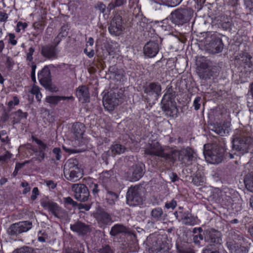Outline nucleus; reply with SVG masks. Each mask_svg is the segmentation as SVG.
Here are the masks:
<instances>
[{"instance_id":"nucleus-56","label":"nucleus","mask_w":253,"mask_h":253,"mask_svg":"<svg viewBox=\"0 0 253 253\" xmlns=\"http://www.w3.org/2000/svg\"><path fill=\"white\" fill-rule=\"evenodd\" d=\"M8 42L13 45H15L17 43V41L15 40V35L14 34L9 33L8 34Z\"/></svg>"},{"instance_id":"nucleus-4","label":"nucleus","mask_w":253,"mask_h":253,"mask_svg":"<svg viewBox=\"0 0 253 253\" xmlns=\"http://www.w3.org/2000/svg\"><path fill=\"white\" fill-rule=\"evenodd\" d=\"M64 174L66 178L71 182H75L83 176V170L78 166L77 159H69L65 163Z\"/></svg>"},{"instance_id":"nucleus-37","label":"nucleus","mask_w":253,"mask_h":253,"mask_svg":"<svg viewBox=\"0 0 253 253\" xmlns=\"http://www.w3.org/2000/svg\"><path fill=\"white\" fill-rule=\"evenodd\" d=\"M13 118L12 121L13 125L19 123L22 119H26L28 116L27 112H23L21 110H18L17 111L13 113Z\"/></svg>"},{"instance_id":"nucleus-16","label":"nucleus","mask_w":253,"mask_h":253,"mask_svg":"<svg viewBox=\"0 0 253 253\" xmlns=\"http://www.w3.org/2000/svg\"><path fill=\"white\" fill-rule=\"evenodd\" d=\"M59 52L58 48L51 44L42 45L40 48V53L42 56L49 60L57 59Z\"/></svg>"},{"instance_id":"nucleus-43","label":"nucleus","mask_w":253,"mask_h":253,"mask_svg":"<svg viewBox=\"0 0 253 253\" xmlns=\"http://www.w3.org/2000/svg\"><path fill=\"white\" fill-rule=\"evenodd\" d=\"M205 178L200 173H197L193 177L192 182L196 185H200L204 182Z\"/></svg>"},{"instance_id":"nucleus-5","label":"nucleus","mask_w":253,"mask_h":253,"mask_svg":"<svg viewBox=\"0 0 253 253\" xmlns=\"http://www.w3.org/2000/svg\"><path fill=\"white\" fill-rule=\"evenodd\" d=\"M193 13V10L190 8H177L171 13L170 19L173 23L182 25L191 20Z\"/></svg>"},{"instance_id":"nucleus-35","label":"nucleus","mask_w":253,"mask_h":253,"mask_svg":"<svg viewBox=\"0 0 253 253\" xmlns=\"http://www.w3.org/2000/svg\"><path fill=\"white\" fill-rule=\"evenodd\" d=\"M119 195L115 192L107 190L106 200L108 204L111 206L115 205V202L118 200Z\"/></svg>"},{"instance_id":"nucleus-26","label":"nucleus","mask_w":253,"mask_h":253,"mask_svg":"<svg viewBox=\"0 0 253 253\" xmlns=\"http://www.w3.org/2000/svg\"><path fill=\"white\" fill-rule=\"evenodd\" d=\"M32 139L39 145V153L34 157V159L39 163H41L45 158V153L44 151L47 148V145L34 136H32Z\"/></svg>"},{"instance_id":"nucleus-25","label":"nucleus","mask_w":253,"mask_h":253,"mask_svg":"<svg viewBox=\"0 0 253 253\" xmlns=\"http://www.w3.org/2000/svg\"><path fill=\"white\" fill-rule=\"evenodd\" d=\"M130 230L128 227L123 224H116L111 228L110 235L111 236L115 237L119 235L130 234Z\"/></svg>"},{"instance_id":"nucleus-24","label":"nucleus","mask_w":253,"mask_h":253,"mask_svg":"<svg viewBox=\"0 0 253 253\" xmlns=\"http://www.w3.org/2000/svg\"><path fill=\"white\" fill-rule=\"evenodd\" d=\"M144 92L148 95H155L158 97L161 94V85L158 83H151L143 86Z\"/></svg>"},{"instance_id":"nucleus-60","label":"nucleus","mask_w":253,"mask_h":253,"mask_svg":"<svg viewBox=\"0 0 253 253\" xmlns=\"http://www.w3.org/2000/svg\"><path fill=\"white\" fill-rule=\"evenodd\" d=\"M38 234H42V236H39L38 238V241L40 242H45L46 240L47 239V235L45 233H42V231H40L39 232Z\"/></svg>"},{"instance_id":"nucleus-2","label":"nucleus","mask_w":253,"mask_h":253,"mask_svg":"<svg viewBox=\"0 0 253 253\" xmlns=\"http://www.w3.org/2000/svg\"><path fill=\"white\" fill-rule=\"evenodd\" d=\"M176 151H169L167 153L163 148L160 143L157 141H152L147 145L145 149V154L151 156H156L169 161L172 164L175 162V156Z\"/></svg>"},{"instance_id":"nucleus-3","label":"nucleus","mask_w":253,"mask_h":253,"mask_svg":"<svg viewBox=\"0 0 253 253\" xmlns=\"http://www.w3.org/2000/svg\"><path fill=\"white\" fill-rule=\"evenodd\" d=\"M174 98L175 92L172 90L171 87H170L168 89L161 102L162 110L168 116L176 117L177 116L178 110L176 107Z\"/></svg>"},{"instance_id":"nucleus-33","label":"nucleus","mask_w":253,"mask_h":253,"mask_svg":"<svg viewBox=\"0 0 253 253\" xmlns=\"http://www.w3.org/2000/svg\"><path fill=\"white\" fill-rule=\"evenodd\" d=\"M176 247L177 253H195L194 250L185 242L177 243Z\"/></svg>"},{"instance_id":"nucleus-34","label":"nucleus","mask_w":253,"mask_h":253,"mask_svg":"<svg viewBox=\"0 0 253 253\" xmlns=\"http://www.w3.org/2000/svg\"><path fill=\"white\" fill-rule=\"evenodd\" d=\"M181 220L184 224L187 225H193L196 224L195 218L188 212L182 213Z\"/></svg>"},{"instance_id":"nucleus-14","label":"nucleus","mask_w":253,"mask_h":253,"mask_svg":"<svg viewBox=\"0 0 253 253\" xmlns=\"http://www.w3.org/2000/svg\"><path fill=\"white\" fill-rule=\"evenodd\" d=\"M204 240L210 246L220 245L222 243L221 234L219 231L213 229L205 230Z\"/></svg>"},{"instance_id":"nucleus-62","label":"nucleus","mask_w":253,"mask_h":253,"mask_svg":"<svg viewBox=\"0 0 253 253\" xmlns=\"http://www.w3.org/2000/svg\"><path fill=\"white\" fill-rule=\"evenodd\" d=\"M45 183L49 188H51L52 189L55 188L57 186V184L53 180H46L45 181Z\"/></svg>"},{"instance_id":"nucleus-8","label":"nucleus","mask_w":253,"mask_h":253,"mask_svg":"<svg viewBox=\"0 0 253 253\" xmlns=\"http://www.w3.org/2000/svg\"><path fill=\"white\" fill-rule=\"evenodd\" d=\"M52 66V65H49L44 66L38 73V79L40 84L45 89L49 91L53 90L50 71V67Z\"/></svg>"},{"instance_id":"nucleus-41","label":"nucleus","mask_w":253,"mask_h":253,"mask_svg":"<svg viewBox=\"0 0 253 253\" xmlns=\"http://www.w3.org/2000/svg\"><path fill=\"white\" fill-rule=\"evenodd\" d=\"M231 253H248V249L241 245H234L230 247Z\"/></svg>"},{"instance_id":"nucleus-9","label":"nucleus","mask_w":253,"mask_h":253,"mask_svg":"<svg viewBox=\"0 0 253 253\" xmlns=\"http://www.w3.org/2000/svg\"><path fill=\"white\" fill-rule=\"evenodd\" d=\"M253 142V138L247 135H242L237 136L232 141L233 149L244 154L247 153L249 147Z\"/></svg>"},{"instance_id":"nucleus-12","label":"nucleus","mask_w":253,"mask_h":253,"mask_svg":"<svg viewBox=\"0 0 253 253\" xmlns=\"http://www.w3.org/2000/svg\"><path fill=\"white\" fill-rule=\"evenodd\" d=\"M171 151H176L175 156V161L176 160V156H178V160L181 162L182 164L185 166H189L192 164L194 159V152L192 149L187 147L186 148H182L179 151L171 150Z\"/></svg>"},{"instance_id":"nucleus-7","label":"nucleus","mask_w":253,"mask_h":253,"mask_svg":"<svg viewBox=\"0 0 253 253\" xmlns=\"http://www.w3.org/2000/svg\"><path fill=\"white\" fill-rule=\"evenodd\" d=\"M32 227L33 223L31 221H19L10 225L7 228L6 232L10 238H17L20 234L29 231Z\"/></svg>"},{"instance_id":"nucleus-23","label":"nucleus","mask_w":253,"mask_h":253,"mask_svg":"<svg viewBox=\"0 0 253 253\" xmlns=\"http://www.w3.org/2000/svg\"><path fill=\"white\" fill-rule=\"evenodd\" d=\"M218 27L221 28L224 30L230 29L232 24V20L230 16L226 15H220L216 17L213 21Z\"/></svg>"},{"instance_id":"nucleus-47","label":"nucleus","mask_w":253,"mask_h":253,"mask_svg":"<svg viewBox=\"0 0 253 253\" xmlns=\"http://www.w3.org/2000/svg\"><path fill=\"white\" fill-rule=\"evenodd\" d=\"M11 155L9 152L6 151L4 155L0 156V163L7 162L11 158Z\"/></svg>"},{"instance_id":"nucleus-49","label":"nucleus","mask_w":253,"mask_h":253,"mask_svg":"<svg viewBox=\"0 0 253 253\" xmlns=\"http://www.w3.org/2000/svg\"><path fill=\"white\" fill-rule=\"evenodd\" d=\"M52 153L56 160H59L61 157V150L60 148L56 147L52 150Z\"/></svg>"},{"instance_id":"nucleus-31","label":"nucleus","mask_w":253,"mask_h":253,"mask_svg":"<svg viewBox=\"0 0 253 253\" xmlns=\"http://www.w3.org/2000/svg\"><path fill=\"white\" fill-rule=\"evenodd\" d=\"M150 215L151 219L157 221L164 220L166 216V214L164 213L162 209L160 207L152 209Z\"/></svg>"},{"instance_id":"nucleus-52","label":"nucleus","mask_w":253,"mask_h":253,"mask_svg":"<svg viewBox=\"0 0 253 253\" xmlns=\"http://www.w3.org/2000/svg\"><path fill=\"white\" fill-rule=\"evenodd\" d=\"M182 0H167L165 3L169 6L174 7L179 4Z\"/></svg>"},{"instance_id":"nucleus-61","label":"nucleus","mask_w":253,"mask_h":253,"mask_svg":"<svg viewBox=\"0 0 253 253\" xmlns=\"http://www.w3.org/2000/svg\"><path fill=\"white\" fill-rule=\"evenodd\" d=\"M242 58H243L242 60L244 61L245 62L250 63L252 57L248 53H245Z\"/></svg>"},{"instance_id":"nucleus-13","label":"nucleus","mask_w":253,"mask_h":253,"mask_svg":"<svg viewBox=\"0 0 253 253\" xmlns=\"http://www.w3.org/2000/svg\"><path fill=\"white\" fill-rule=\"evenodd\" d=\"M71 188L74 193L76 199L82 202L87 201L89 197V192L86 185L81 183L73 184Z\"/></svg>"},{"instance_id":"nucleus-58","label":"nucleus","mask_w":253,"mask_h":253,"mask_svg":"<svg viewBox=\"0 0 253 253\" xmlns=\"http://www.w3.org/2000/svg\"><path fill=\"white\" fill-rule=\"evenodd\" d=\"M39 194V189L37 187H34L32 190V195L31 196V199L34 201L37 197V196Z\"/></svg>"},{"instance_id":"nucleus-63","label":"nucleus","mask_w":253,"mask_h":253,"mask_svg":"<svg viewBox=\"0 0 253 253\" xmlns=\"http://www.w3.org/2000/svg\"><path fill=\"white\" fill-rule=\"evenodd\" d=\"M23 167L20 165V163H16L15 165V168L14 172L12 173L13 177H15L18 173V171L22 169Z\"/></svg>"},{"instance_id":"nucleus-54","label":"nucleus","mask_w":253,"mask_h":253,"mask_svg":"<svg viewBox=\"0 0 253 253\" xmlns=\"http://www.w3.org/2000/svg\"><path fill=\"white\" fill-rule=\"evenodd\" d=\"M35 52V48L33 47H31L29 49V52L27 54L26 59L29 61H32L33 58V55L34 52Z\"/></svg>"},{"instance_id":"nucleus-28","label":"nucleus","mask_w":253,"mask_h":253,"mask_svg":"<svg viewBox=\"0 0 253 253\" xmlns=\"http://www.w3.org/2000/svg\"><path fill=\"white\" fill-rule=\"evenodd\" d=\"M84 132L85 126L83 124L77 122L73 124L71 132L74 134L76 139L82 138Z\"/></svg>"},{"instance_id":"nucleus-48","label":"nucleus","mask_w":253,"mask_h":253,"mask_svg":"<svg viewBox=\"0 0 253 253\" xmlns=\"http://www.w3.org/2000/svg\"><path fill=\"white\" fill-rule=\"evenodd\" d=\"M27 27V24L26 22L19 21L17 24L16 31L19 33L21 30H24Z\"/></svg>"},{"instance_id":"nucleus-18","label":"nucleus","mask_w":253,"mask_h":253,"mask_svg":"<svg viewBox=\"0 0 253 253\" xmlns=\"http://www.w3.org/2000/svg\"><path fill=\"white\" fill-rule=\"evenodd\" d=\"M224 44L222 40L219 37H212L206 46V50L210 53L216 54L221 52Z\"/></svg>"},{"instance_id":"nucleus-17","label":"nucleus","mask_w":253,"mask_h":253,"mask_svg":"<svg viewBox=\"0 0 253 253\" xmlns=\"http://www.w3.org/2000/svg\"><path fill=\"white\" fill-rule=\"evenodd\" d=\"M93 215L101 227L110 225L113 221L111 215L103 210L97 211Z\"/></svg>"},{"instance_id":"nucleus-55","label":"nucleus","mask_w":253,"mask_h":253,"mask_svg":"<svg viewBox=\"0 0 253 253\" xmlns=\"http://www.w3.org/2000/svg\"><path fill=\"white\" fill-rule=\"evenodd\" d=\"M201 100V98L199 96L197 97L193 102V106L194 107V108L196 110H198L199 109L201 104L200 103V102Z\"/></svg>"},{"instance_id":"nucleus-44","label":"nucleus","mask_w":253,"mask_h":253,"mask_svg":"<svg viewBox=\"0 0 253 253\" xmlns=\"http://www.w3.org/2000/svg\"><path fill=\"white\" fill-rule=\"evenodd\" d=\"M204 239V231L197 235H193V242L196 245L200 246L201 245V241Z\"/></svg>"},{"instance_id":"nucleus-59","label":"nucleus","mask_w":253,"mask_h":253,"mask_svg":"<svg viewBox=\"0 0 253 253\" xmlns=\"http://www.w3.org/2000/svg\"><path fill=\"white\" fill-rule=\"evenodd\" d=\"M14 61L12 58L9 56L6 57V64L8 69H11L14 65Z\"/></svg>"},{"instance_id":"nucleus-53","label":"nucleus","mask_w":253,"mask_h":253,"mask_svg":"<svg viewBox=\"0 0 253 253\" xmlns=\"http://www.w3.org/2000/svg\"><path fill=\"white\" fill-rule=\"evenodd\" d=\"M176 206V201L174 200H172L171 202L166 203L165 207L167 209H171L172 210H173Z\"/></svg>"},{"instance_id":"nucleus-64","label":"nucleus","mask_w":253,"mask_h":253,"mask_svg":"<svg viewBox=\"0 0 253 253\" xmlns=\"http://www.w3.org/2000/svg\"><path fill=\"white\" fill-rule=\"evenodd\" d=\"M64 253H84L81 251H79L78 250H76L75 249H70L68 248L65 249L64 251Z\"/></svg>"},{"instance_id":"nucleus-30","label":"nucleus","mask_w":253,"mask_h":253,"mask_svg":"<svg viewBox=\"0 0 253 253\" xmlns=\"http://www.w3.org/2000/svg\"><path fill=\"white\" fill-rule=\"evenodd\" d=\"M132 175L130 180L136 181L138 180L143 176L144 172L143 167L141 165H136L132 167Z\"/></svg>"},{"instance_id":"nucleus-46","label":"nucleus","mask_w":253,"mask_h":253,"mask_svg":"<svg viewBox=\"0 0 253 253\" xmlns=\"http://www.w3.org/2000/svg\"><path fill=\"white\" fill-rule=\"evenodd\" d=\"M63 201L66 205L71 206L73 208H75L78 205V203L74 201L70 197L64 198Z\"/></svg>"},{"instance_id":"nucleus-11","label":"nucleus","mask_w":253,"mask_h":253,"mask_svg":"<svg viewBox=\"0 0 253 253\" xmlns=\"http://www.w3.org/2000/svg\"><path fill=\"white\" fill-rule=\"evenodd\" d=\"M42 206L48 210L54 216L58 218L65 219L67 217V211L60 207L57 203L50 200H43L41 203Z\"/></svg>"},{"instance_id":"nucleus-20","label":"nucleus","mask_w":253,"mask_h":253,"mask_svg":"<svg viewBox=\"0 0 253 253\" xmlns=\"http://www.w3.org/2000/svg\"><path fill=\"white\" fill-rule=\"evenodd\" d=\"M230 124L228 122L223 123L211 124L209 125V129L216 134L222 136L227 135L230 130Z\"/></svg>"},{"instance_id":"nucleus-15","label":"nucleus","mask_w":253,"mask_h":253,"mask_svg":"<svg viewBox=\"0 0 253 253\" xmlns=\"http://www.w3.org/2000/svg\"><path fill=\"white\" fill-rule=\"evenodd\" d=\"M222 62L215 63L211 62V65L208 70H199L198 72V75L200 79L203 80L210 79L212 76H217L219 74L221 67Z\"/></svg>"},{"instance_id":"nucleus-10","label":"nucleus","mask_w":253,"mask_h":253,"mask_svg":"<svg viewBox=\"0 0 253 253\" xmlns=\"http://www.w3.org/2000/svg\"><path fill=\"white\" fill-rule=\"evenodd\" d=\"M120 94L118 89L111 90L103 98V104L105 108L108 111H112L120 102Z\"/></svg>"},{"instance_id":"nucleus-36","label":"nucleus","mask_w":253,"mask_h":253,"mask_svg":"<svg viewBox=\"0 0 253 253\" xmlns=\"http://www.w3.org/2000/svg\"><path fill=\"white\" fill-rule=\"evenodd\" d=\"M114 173L113 170L103 171L101 173L100 178L104 184H109L113 178H114Z\"/></svg>"},{"instance_id":"nucleus-40","label":"nucleus","mask_w":253,"mask_h":253,"mask_svg":"<svg viewBox=\"0 0 253 253\" xmlns=\"http://www.w3.org/2000/svg\"><path fill=\"white\" fill-rule=\"evenodd\" d=\"M200 62L199 64V70H208L210 67V65H211L212 61L207 59L206 57H203L201 58V60L199 61Z\"/></svg>"},{"instance_id":"nucleus-32","label":"nucleus","mask_w":253,"mask_h":253,"mask_svg":"<svg viewBox=\"0 0 253 253\" xmlns=\"http://www.w3.org/2000/svg\"><path fill=\"white\" fill-rule=\"evenodd\" d=\"M153 249L156 253H170L169 252L168 244L160 240L156 241L155 244L153 245Z\"/></svg>"},{"instance_id":"nucleus-21","label":"nucleus","mask_w":253,"mask_h":253,"mask_svg":"<svg viewBox=\"0 0 253 253\" xmlns=\"http://www.w3.org/2000/svg\"><path fill=\"white\" fill-rule=\"evenodd\" d=\"M70 229L79 236H84L91 230L90 225L86 224L80 220H77L74 224H71Z\"/></svg>"},{"instance_id":"nucleus-57","label":"nucleus","mask_w":253,"mask_h":253,"mask_svg":"<svg viewBox=\"0 0 253 253\" xmlns=\"http://www.w3.org/2000/svg\"><path fill=\"white\" fill-rule=\"evenodd\" d=\"M78 209H84L86 211H88L89 210V209L91 208V205L89 204H78V205L77 206Z\"/></svg>"},{"instance_id":"nucleus-29","label":"nucleus","mask_w":253,"mask_h":253,"mask_svg":"<svg viewBox=\"0 0 253 253\" xmlns=\"http://www.w3.org/2000/svg\"><path fill=\"white\" fill-rule=\"evenodd\" d=\"M74 100V97L72 96H47L45 98V101L46 102L53 105L54 106L56 105L61 100Z\"/></svg>"},{"instance_id":"nucleus-50","label":"nucleus","mask_w":253,"mask_h":253,"mask_svg":"<svg viewBox=\"0 0 253 253\" xmlns=\"http://www.w3.org/2000/svg\"><path fill=\"white\" fill-rule=\"evenodd\" d=\"M94 8L96 9L99 10L100 12L103 13L106 10V6L105 4H104L103 2H98L95 5Z\"/></svg>"},{"instance_id":"nucleus-22","label":"nucleus","mask_w":253,"mask_h":253,"mask_svg":"<svg viewBox=\"0 0 253 253\" xmlns=\"http://www.w3.org/2000/svg\"><path fill=\"white\" fill-rule=\"evenodd\" d=\"M160 49L158 41H150L147 42L143 47L144 54L149 58H152L158 54Z\"/></svg>"},{"instance_id":"nucleus-1","label":"nucleus","mask_w":253,"mask_h":253,"mask_svg":"<svg viewBox=\"0 0 253 253\" xmlns=\"http://www.w3.org/2000/svg\"><path fill=\"white\" fill-rule=\"evenodd\" d=\"M218 143H213L209 149V145L205 144L204 147V155L206 161L212 164H218L222 161L225 151V143L223 138Z\"/></svg>"},{"instance_id":"nucleus-27","label":"nucleus","mask_w":253,"mask_h":253,"mask_svg":"<svg viewBox=\"0 0 253 253\" xmlns=\"http://www.w3.org/2000/svg\"><path fill=\"white\" fill-rule=\"evenodd\" d=\"M76 94L80 101L83 103L89 101L90 95L88 88L85 85L79 86L77 89Z\"/></svg>"},{"instance_id":"nucleus-42","label":"nucleus","mask_w":253,"mask_h":253,"mask_svg":"<svg viewBox=\"0 0 253 253\" xmlns=\"http://www.w3.org/2000/svg\"><path fill=\"white\" fill-rule=\"evenodd\" d=\"M126 2V0H115L114 2L110 3L107 8L110 11L114 9L116 7H119L123 5Z\"/></svg>"},{"instance_id":"nucleus-6","label":"nucleus","mask_w":253,"mask_h":253,"mask_svg":"<svg viewBox=\"0 0 253 253\" xmlns=\"http://www.w3.org/2000/svg\"><path fill=\"white\" fill-rule=\"evenodd\" d=\"M144 188L140 185L130 187L126 193L127 203L132 206H138L144 200Z\"/></svg>"},{"instance_id":"nucleus-39","label":"nucleus","mask_w":253,"mask_h":253,"mask_svg":"<svg viewBox=\"0 0 253 253\" xmlns=\"http://www.w3.org/2000/svg\"><path fill=\"white\" fill-rule=\"evenodd\" d=\"M244 183L246 188L253 192V173L247 174L244 178Z\"/></svg>"},{"instance_id":"nucleus-45","label":"nucleus","mask_w":253,"mask_h":253,"mask_svg":"<svg viewBox=\"0 0 253 253\" xmlns=\"http://www.w3.org/2000/svg\"><path fill=\"white\" fill-rule=\"evenodd\" d=\"M15 253H37L32 248L25 247L16 251Z\"/></svg>"},{"instance_id":"nucleus-19","label":"nucleus","mask_w":253,"mask_h":253,"mask_svg":"<svg viewBox=\"0 0 253 253\" xmlns=\"http://www.w3.org/2000/svg\"><path fill=\"white\" fill-rule=\"evenodd\" d=\"M108 29L112 35L118 36L121 34L123 26L122 17L120 14L117 13L114 14Z\"/></svg>"},{"instance_id":"nucleus-51","label":"nucleus","mask_w":253,"mask_h":253,"mask_svg":"<svg viewBox=\"0 0 253 253\" xmlns=\"http://www.w3.org/2000/svg\"><path fill=\"white\" fill-rule=\"evenodd\" d=\"M100 253H113V250L109 245L102 246V248L99 250Z\"/></svg>"},{"instance_id":"nucleus-38","label":"nucleus","mask_w":253,"mask_h":253,"mask_svg":"<svg viewBox=\"0 0 253 253\" xmlns=\"http://www.w3.org/2000/svg\"><path fill=\"white\" fill-rule=\"evenodd\" d=\"M110 149L111 155L112 156H115L117 154H121L124 153L126 150V148L120 144H116L112 145Z\"/></svg>"}]
</instances>
